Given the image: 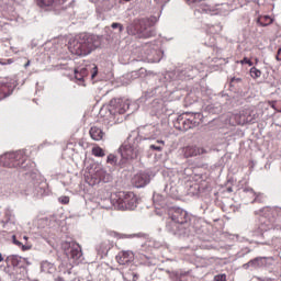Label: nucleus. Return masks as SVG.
<instances>
[{"label": "nucleus", "instance_id": "nucleus-1", "mask_svg": "<svg viewBox=\"0 0 281 281\" xmlns=\"http://www.w3.org/2000/svg\"><path fill=\"white\" fill-rule=\"evenodd\" d=\"M100 47V41L95 35L81 33L75 40L69 42L68 49L72 56H89Z\"/></svg>", "mask_w": 281, "mask_h": 281}, {"label": "nucleus", "instance_id": "nucleus-2", "mask_svg": "<svg viewBox=\"0 0 281 281\" xmlns=\"http://www.w3.org/2000/svg\"><path fill=\"white\" fill-rule=\"evenodd\" d=\"M170 222L167 223L166 229L169 234L173 236H186L188 229H186V224L190 221V215L183 209H171L169 211Z\"/></svg>", "mask_w": 281, "mask_h": 281}, {"label": "nucleus", "instance_id": "nucleus-3", "mask_svg": "<svg viewBox=\"0 0 281 281\" xmlns=\"http://www.w3.org/2000/svg\"><path fill=\"white\" fill-rule=\"evenodd\" d=\"M0 164L3 168L22 170V172L32 168V162L27 159V155L23 150L4 154L0 158Z\"/></svg>", "mask_w": 281, "mask_h": 281}, {"label": "nucleus", "instance_id": "nucleus-4", "mask_svg": "<svg viewBox=\"0 0 281 281\" xmlns=\"http://www.w3.org/2000/svg\"><path fill=\"white\" fill-rule=\"evenodd\" d=\"M128 102L123 99H112L109 104V112L100 122L106 127L117 124V115H124L128 109Z\"/></svg>", "mask_w": 281, "mask_h": 281}, {"label": "nucleus", "instance_id": "nucleus-5", "mask_svg": "<svg viewBox=\"0 0 281 281\" xmlns=\"http://www.w3.org/2000/svg\"><path fill=\"white\" fill-rule=\"evenodd\" d=\"M111 202L117 210H135L137 195L131 191H119L111 195Z\"/></svg>", "mask_w": 281, "mask_h": 281}, {"label": "nucleus", "instance_id": "nucleus-6", "mask_svg": "<svg viewBox=\"0 0 281 281\" xmlns=\"http://www.w3.org/2000/svg\"><path fill=\"white\" fill-rule=\"evenodd\" d=\"M201 124V114L199 113H182L173 123L177 131H190V128H196Z\"/></svg>", "mask_w": 281, "mask_h": 281}, {"label": "nucleus", "instance_id": "nucleus-7", "mask_svg": "<svg viewBox=\"0 0 281 281\" xmlns=\"http://www.w3.org/2000/svg\"><path fill=\"white\" fill-rule=\"evenodd\" d=\"M256 117H258V115L254 113L252 108H245L240 110L239 113L234 115V120L239 126H245V124H251L256 122Z\"/></svg>", "mask_w": 281, "mask_h": 281}, {"label": "nucleus", "instance_id": "nucleus-8", "mask_svg": "<svg viewBox=\"0 0 281 281\" xmlns=\"http://www.w3.org/2000/svg\"><path fill=\"white\" fill-rule=\"evenodd\" d=\"M61 247L67 256L71 260H80L82 258V248L76 241H65Z\"/></svg>", "mask_w": 281, "mask_h": 281}, {"label": "nucleus", "instance_id": "nucleus-9", "mask_svg": "<svg viewBox=\"0 0 281 281\" xmlns=\"http://www.w3.org/2000/svg\"><path fill=\"white\" fill-rule=\"evenodd\" d=\"M85 177H104V169L98 162H91L86 166Z\"/></svg>", "mask_w": 281, "mask_h": 281}, {"label": "nucleus", "instance_id": "nucleus-10", "mask_svg": "<svg viewBox=\"0 0 281 281\" xmlns=\"http://www.w3.org/2000/svg\"><path fill=\"white\" fill-rule=\"evenodd\" d=\"M119 265H128L135 260V254L131 250H123L116 256Z\"/></svg>", "mask_w": 281, "mask_h": 281}, {"label": "nucleus", "instance_id": "nucleus-11", "mask_svg": "<svg viewBox=\"0 0 281 281\" xmlns=\"http://www.w3.org/2000/svg\"><path fill=\"white\" fill-rule=\"evenodd\" d=\"M154 205L157 211L158 216L164 215V207H166V198L159 193H154L153 196Z\"/></svg>", "mask_w": 281, "mask_h": 281}, {"label": "nucleus", "instance_id": "nucleus-12", "mask_svg": "<svg viewBox=\"0 0 281 281\" xmlns=\"http://www.w3.org/2000/svg\"><path fill=\"white\" fill-rule=\"evenodd\" d=\"M121 157L126 159V161L131 159H137V150L133 149L131 145H124L120 148Z\"/></svg>", "mask_w": 281, "mask_h": 281}, {"label": "nucleus", "instance_id": "nucleus-13", "mask_svg": "<svg viewBox=\"0 0 281 281\" xmlns=\"http://www.w3.org/2000/svg\"><path fill=\"white\" fill-rule=\"evenodd\" d=\"M37 3L40 8H53V10H56V8L65 5V3H67V0H37Z\"/></svg>", "mask_w": 281, "mask_h": 281}, {"label": "nucleus", "instance_id": "nucleus-14", "mask_svg": "<svg viewBox=\"0 0 281 281\" xmlns=\"http://www.w3.org/2000/svg\"><path fill=\"white\" fill-rule=\"evenodd\" d=\"M89 135L94 142H102L104 139V131L98 125L90 127Z\"/></svg>", "mask_w": 281, "mask_h": 281}, {"label": "nucleus", "instance_id": "nucleus-15", "mask_svg": "<svg viewBox=\"0 0 281 281\" xmlns=\"http://www.w3.org/2000/svg\"><path fill=\"white\" fill-rule=\"evenodd\" d=\"M131 183L133 188H146L150 183V178L148 177H132Z\"/></svg>", "mask_w": 281, "mask_h": 281}, {"label": "nucleus", "instance_id": "nucleus-16", "mask_svg": "<svg viewBox=\"0 0 281 281\" xmlns=\"http://www.w3.org/2000/svg\"><path fill=\"white\" fill-rule=\"evenodd\" d=\"M135 32L131 31V29H128V32H131V34H144V32H146V30H148V22H146V20H138L137 22H135Z\"/></svg>", "mask_w": 281, "mask_h": 281}, {"label": "nucleus", "instance_id": "nucleus-17", "mask_svg": "<svg viewBox=\"0 0 281 281\" xmlns=\"http://www.w3.org/2000/svg\"><path fill=\"white\" fill-rule=\"evenodd\" d=\"M244 191L247 192V194H249L250 196H255L251 203H265V201H267V195H265V193L256 194V192H254V189H245Z\"/></svg>", "mask_w": 281, "mask_h": 281}, {"label": "nucleus", "instance_id": "nucleus-18", "mask_svg": "<svg viewBox=\"0 0 281 281\" xmlns=\"http://www.w3.org/2000/svg\"><path fill=\"white\" fill-rule=\"evenodd\" d=\"M41 271L43 273H56V266L49 261H42Z\"/></svg>", "mask_w": 281, "mask_h": 281}, {"label": "nucleus", "instance_id": "nucleus-19", "mask_svg": "<svg viewBox=\"0 0 281 281\" xmlns=\"http://www.w3.org/2000/svg\"><path fill=\"white\" fill-rule=\"evenodd\" d=\"M196 155H201V149L196 146H187L184 148V157H196Z\"/></svg>", "mask_w": 281, "mask_h": 281}, {"label": "nucleus", "instance_id": "nucleus-20", "mask_svg": "<svg viewBox=\"0 0 281 281\" xmlns=\"http://www.w3.org/2000/svg\"><path fill=\"white\" fill-rule=\"evenodd\" d=\"M257 23L261 26V27H267V25H271V23H273V19H271V16L269 15H260L257 19Z\"/></svg>", "mask_w": 281, "mask_h": 281}, {"label": "nucleus", "instance_id": "nucleus-21", "mask_svg": "<svg viewBox=\"0 0 281 281\" xmlns=\"http://www.w3.org/2000/svg\"><path fill=\"white\" fill-rule=\"evenodd\" d=\"M98 249L101 251V254H106L113 249V243L105 240L99 245Z\"/></svg>", "mask_w": 281, "mask_h": 281}, {"label": "nucleus", "instance_id": "nucleus-22", "mask_svg": "<svg viewBox=\"0 0 281 281\" xmlns=\"http://www.w3.org/2000/svg\"><path fill=\"white\" fill-rule=\"evenodd\" d=\"M21 260H23V258L16 256V255L9 256L7 258V262L9 265H12V267H21Z\"/></svg>", "mask_w": 281, "mask_h": 281}, {"label": "nucleus", "instance_id": "nucleus-23", "mask_svg": "<svg viewBox=\"0 0 281 281\" xmlns=\"http://www.w3.org/2000/svg\"><path fill=\"white\" fill-rule=\"evenodd\" d=\"M15 216L14 212L10 209H7L4 212V221L2 223L5 225V223H14Z\"/></svg>", "mask_w": 281, "mask_h": 281}, {"label": "nucleus", "instance_id": "nucleus-24", "mask_svg": "<svg viewBox=\"0 0 281 281\" xmlns=\"http://www.w3.org/2000/svg\"><path fill=\"white\" fill-rule=\"evenodd\" d=\"M83 179L88 183V186H91V187L98 186V183L102 181V178L100 177H85Z\"/></svg>", "mask_w": 281, "mask_h": 281}, {"label": "nucleus", "instance_id": "nucleus-25", "mask_svg": "<svg viewBox=\"0 0 281 281\" xmlns=\"http://www.w3.org/2000/svg\"><path fill=\"white\" fill-rule=\"evenodd\" d=\"M249 74L250 78H252L254 80H258V78L262 76V71L256 67H251Z\"/></svg>", "mask_w": 281, "mask_h": 281}, {"label": "nucleus", "instance_id": "nucleus-26", "mask_svg": "<svg viewBox=\"0 0 281 281\" xmlns=\"http://www.w3.org/2000/svg\"><path fill=\"white\" fill-rule=\"evenodd\" d=\"M246 267H262V257H257L249 262H247Z\"/></svg>", "mask_w": 281, "mask_h": 281}, {"label": "nucleus", "instance_id": "nucleus-27", "mask_svg": "<svg viewBox=\"0 0 281 281\" xmlns=\"http://www.w3.org/2000/svg\"><path fill=\"white\" fill-rule=\"evenodd\" d=\"M92 155L94 157H104L106 154L104 153V149H102V147L100 146H94L92 147Z\"/></svg>", "mask_w": 281, "mask_h": 281}, {"label": "nucleus", "instance_id": "nucleus-28", "mask_svg": "<svg viewBox=\"0 0 281 281\" xmlns=\"http://www.w3.org/2000/svg\"><path fill=\"white\" fill-rule=\"evenodd\" d=\"M106 164H110V166H117V156L113 154L108 155Z\"/></svg>", "mask_w": 281, "mask_h": 281}, {"label": "nucleus", "instance_id": "nucleus-29", "mask_svg": "<svg viewBox=\"0 0 281 281\" xmlns=\"http://www.w3.org/2000/svg\"><path fill=\"white\" fill-rule=\"evenodd\" d=\"M240 65H248L249 67H254V61L250 60L249 58L247 57H244L240 61H239Z\"/></svg>", "mask_w": 281, "mask_h": 281}, {"label": "nucleus", "instance_id": "nucleus-30", "mask_svg": "<svg viewBox=\"0 0 281 281\" xmlns=\"http://www.w3.org/2000/svg\"><path fill=\"white\" fill-rule=\"evenodd\" d=\"M111 27L113 30H117V27H119V32H121V33L124 32V26L117 22L112 23Z\"/></svg>", "mask_w": 281, "mask_h": 281}, {"label": "nucleus", "instance_id": "nucleus-31", "mask_svg": "<svg viewBox=\"0 0 281 281\" xmlns=\"http://www.w3.org/2000/svg\"><path fill=\"white\" fill-rule=\"evenodd\" d=\"M215 281H227V274L223 273V274H217L214 277Z\"/></svg>", "mask_w": 281, "mask_h": 281}, {"label": "nucleus", "instance_id": "nucleus-32", "mask_svg": "<svg viewBox=\"0 0 281 281\" xmlns=\"http://www.w3.org/2000/svg\"><path fill=\"white\" fill-rule=\"evenodd\" d=\"M111 236H114V238H133V235H124V236H120V234L113 232L111 234Z\"/></svg>", "mask_w": 281, "mask_h": 281}, {"label": "nucleus", "instance_id": "nucleus-33", "mask_svg": "<svg viewBox=\"0 0 281 281\" xmlns=\"http://www.w3.org/2000/svg\"><path fill=\"white\" fill-rule=\"evenodd\" d=\"M75 78L76 80H85V77L80 75V70L75 69Z\"/></svg>", "mask_w": 281, "mask_h": 281}, {"label": "nucleus", "instance_id": "nucleus-34", "mask_svg": "<svg viewBox=\"0 0 281 281\" xmlns=\"http://www.w3.org/2000/svg\"><path fill=\"white\" fill-rule=\"evenodd\" d=\"M59 202H61L63 205H67V203H69V196H67V195L60 196Z\"/></svg>", "mask_w": 281, "mask_h": 281}, {"label": "nucleus", "instance_id": "nucleus-35", "mask_svg": "<svg viewBox=\"0 0 281 281\" xmlns=\"http://www.w3.org/2000/svg\"><path fill=\"white\" fill-rule=\"evenodd\" d=\"M151 150H157L158 153H161L164 150V147L157 146V145H150Z\"/></svg>", "mask_w": 281, "mask_h": 281}, {"label": "nucleus", "instance_id": "nucleus-36", "mask_svg": "<svg viewBox=\"0 0 281 281\" xmlns=\"http://www.w3.org/2000/svg\"><path fill=\"white\" fill-rule=\"evenodd\" d=\"M79 74L83 76V78H86V76H89V70H87V68H81L79 70Z\"/></svg>", "mask_w": 281, "mask_h": 281}, {"label": "nucleus", "instance_id": "nucleus-37", "mask_svg": "<svg viewBox=\"0 0 281 281\" xmlns=\"http://www.w3.org/2000/svg\"><path fill=\"white\" fill-rule=\"evenodd\" d=\"M20 247H21L22 251H30V249H32L31 245H23L22 244V246H20Z\"/></svg>", "mask_w": 281, "mask_h": 281}, {"label": "nucleus", "instance_id": "nucleus-38", "mask_svg": "<svg viewBox=\"0 0 281 281\" xmlns=\"http://www.w3.org/2000/svg\"><path fill=\"white\" fill-rule=\"evenodd\" d=\"M276 59L281 61V48L278 49Z\"/></svg>", "mask_w": 281, "mask_h": 281}, {"label": "nucleus", "instance_id": "nucleus-39", "mask_svg": "<svg viewBox=\"0 0 281 281\" xmlns=\"http://www.w3.org/2000/svg\"><path fill=\"white\" fill-rule=\"evenodd\" d=\"M98 76V66L93 67L92 78H95Z\"/></svg>", "mask_w": 281, "mask_h": 281}, {"label": "nucleus", "instance_id": "nucleus-40", "mask_svg": "<svg viewBox=\"0 0 281 281\" xmlns=\"http://www.w3.org/2000/svg\"><path fill=\"white\" fill-rule=\"evenodd\" d=\"M37 188H40V190H45V188H47V182H42Z\"/></svg>", "mask_w": 281, "mask_h": 281}, {"label": "nucleus", "instance_id": "nucleus-41", "mask_svg": "<svg viewBox=\"0 0 281 281\" xmlns=\"http://www.w3.org/2000/svg\"><path fill=\"white\" fill-rule=\"evenodd\" d=\"M13 243L14 245H18V247H21L23 245L21 241L16 240L15 236H13Z\"/></svg>", "mask_w": 281, "mask_h": 281}, {"label": "nucleus", "instance_id": "nucleus-42", "mask_svg": "<svg viewBox=\"0 0 281 281\" xmlns=\"http://www.w3.org/2000/svg\"><path fill=\"white\" fill-rule=\"evenodd\" d=\"M188 3H201L203 0H186Z\"/></svg>", "mask_w": 281, "mask_h": 281}, {"label": "nucleus", "instance_id": "nucleus-43", "mask_svg": "<svg viewBox=\"0 0 281 281\" xmlns=\"http://www.w3.org/2000/svg\"><path fill=\"white\" fill-rule=\"evenodd\" d=\"M12 63H14V59H7L2 65H12Z\"/></svg>", "mask_w": 281, "mask_h": 281}, {"label": "nucleus", "instance_id": "nucleus-44", "mask_svg": "<svg viewBox=\"0 0 281 281\" xmlns=\"http://www.w3.org/2000/svg\"><path fill=\"white\" fill-rule=\"evenodd\" d=\"M194 188V190H196V188H199V186L198 184H191V183H187V188Z\"/></svg>", "mask_w": 281, "mask_h": 281}, {"label": "nucleus", "instance_id": "nucleus-45", "mask_svg": "<svg viewBox=\"0 0 281 281\" xmlns=\"http://www.w3.org/2000/svg\"><path fill=\"white\" fill-rule=\"evenodd\" d=\"M227 192H234V189L231 186H227Z\"/></svg>", "mask_w": 281, "mask_h": 281}, {"label": "nucleus", "instance_id": "nucleus-46", "mask_svg": "<svg viewBox=\"0 0 281 281\" xmlns=\"http://www.w3.org/2000/svg\"><path fill=\"white\" fill-rule=\"evenodd\" d=\"M55 281H65V279H63L61 277H57Z\"/></svg>", "mask_w": 281, "mask_h": 281}, {"label": "nucleus", "instance_id": "nucleus-47", "mask_svg": "<svg viewBox=\"0 0 281 281\" xmlns=\"http://www.w3.org/2000/svg\"><path fill=\"white\" fill-rule=\"evenodd\" d=\"M0 262H3V255L0 252Z\"/></svg>", "mask_w": 281, "mask_h": 281}, {"label": "nucleus", "instance_id": "nucleus-48", "mask_svg": "<svg viewBox=\"0 0 281 281\" xmlns=\"http://www.w3.org/2000/svg\"><path fill=\"white\" fill-rule=\"evenodd\" d=\"M157 144H161L164 146L165 142L164 140H157Z\"/></svg>", "mask_w": 281, "mask_h": 281}, {"label": "nucleus", "instance_id": "nucleus-49", "mask_svg": "<svg viewBox=\"0 0 281 281\" xmlns=\"http://www.w3.org/2000/svg\"><path fill=\"white\" fill-rule=\"evenodd\" d=\"M251 266H247V263L244 265V269H249Z\"/></svg>", "mask_w": 281, "mask_h": 281}, {"label": "nucleus", "instance_id": "nucleus-50", "mask_svg": "<svg viewBox=\"0 0 281 281\" xmlns=\"http://www.w3.org/2000/svg\"><path fill=\"white\" fill-rule=\"evenodd\" d=\"M228 183H234V178H232L231 180H228Z\"/></svg>", "mask_w": 281, "mask_h": 281}, {"label": "nucleus", "instance_id": "nucleus-51", "mask_svg": "<svg viewBox=\"0 0 281 281\" xmlns=\"http://www.w3.org/2000/svg\"><path fill=\"white\" fill-rule=\"evenodd\" d=\"M255 65H258V58L255 59Z\"/></svg>", "mask_w": 281, "mask_h": 281}, {"label": "nucleus", "instance_id": "nucleus-52", "mask_svg": "<svg viewBox=\"0 0 281 281\" xmlns=\"http://www.w3.org/2000/svg\"><path fill=\"white\" fill-rule=\"evenodd\" d=\"M25 67H30V61H27V63L25 64Z\"/></svg>", "mask_w": 281, "mask_h": 281}, {"label": "nucleus", "instance_id": "nucleus-53", "mask_svg": "<svg viewBox=\"0 0 281 281\" xmlns=\"http://www.w3.org/2000/svg\"><path fill=\"white\" fill-rule=\"evenodd\" d=\"M170 190H172V184L169 186Z\"/></svg>", "mask_w": 281, "mask_h": 281}, {"label": "nucleus", "instance_id": "nucleus-54", "mask_svg": "<svg viewBox=\"0 0 281 281\" xmlns=\"http://www.w3.org/2000/svg\"><path fill=\"white\" fill-rule=\"evenodd\" d=\"M168 188H169V186L167 184V186H166V190H168Z\"/></svg>", "mask_w": 281, "mask_h": 281}, {"label": "nucleus", "instance_id": "nucleus-55", "mask_svg": "<svg viewBox=\"0 0 281 281\" xmlns=\"http://www.w3.org/2000/svg\"><path fill=\"white\" fill-rule=\"evenodd\" d=\"M124 1L128 2V1H131V0H124Z\"/></svg>", "mask_w": 281, "mask_h": 281}]
</instances>
